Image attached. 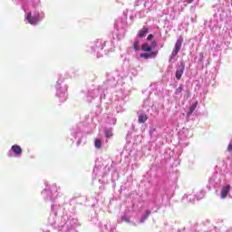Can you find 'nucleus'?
I'll list each match as a JSON object with an SVG mask.
<instances>
[{
  "label": "nucleus",
  "instance_id": "f3484780",
  "mask_svg": "<svg viewBox=\"0 0 232 232\" xmlns=\"http://www.w3.org/2000/svg\"><path fill=\"white\" fill-rule=\"evenodd\" d=\"M149 135L150 137V140L152 142H155L157 139H159V132L157 131V129L154 126H151L149 130Z\"/></svg>",
  "mask_w": 232,
  "mask_h": 232
},
{
  "label": "nucleus",
  "instance_id": "7c9ffc66",
  "mask_svg": "<svg viewBox=\"0 0 232 232\" xmlns=\"http://www.w3.org/2000/svg\"><path fill=\"white\" fill-rule=\"evenodd\" d=\"M196 200H202L204 198V190H199L196 195Z\"/></svg>",
  "mask_w": 232,
  "mask_h": 232
},
{
  "label": "nucleus",
  "instance_id": "9d476101",
  "mask_svg": "<svg viewBox=\"0 0 232 232\" xmlns=\"http://www.w3.org/2000/svg\"><path fill=\"white\" fill-rule=\"evenodd\" d=\"M114 26L117 30V32H119V30H121V34H116L118 39H124V28H126V20H122V19H118L115 21Z\"/></svg>",
  "mask_w": 232,
  "mask_h": 232
},
{
  "label": "nucleus",
  "instance_id": "72a5a7b5",
  "mask_svg": "<svg viewBox=\"0 0 232 232\" xmlns=\"http://www.w3.org/2000/svg\"><path fill=\"white\" fill-rule=\"evenodd\" d=\"M179 93H182V84H180L175 91V95H179Z\"/></svg>",
  "mask_w": 232,
  "mask_h": 232
},
{
  "label": "nucleus",
  "instance_id": "0eeeda50",
  "mask_svg": "<svg viewBox=\"0 0 232 232\" xmlns=\"http://www.w3.org/2000/svg\"><path fill=\"white\" fill-rule=\"evenodd\" d=\"M55 97L59 102H66L68 99V85L64 83V78L60 77L55 84Z\"/></svg>",
  "mask_w": 232,
  "mask_h": 232
},
{
  "label": "nucleus",
  "instance_id": "6ab92c4d",
  "mask_svg": "<svg viewBox=\"0 0 232 232\" xmlns=\"http://www.w3.org/2000/svg\"><path fill=\"white\" fill-rule=\"evenodd\" d=\"M195 200H197V198H196V196L193 195V194H190V195H184L183 198H182V201H183L185 204H188V203L193 204V202H195Z\"/></svg>",
  "mask_w": 232,
  "mask_h": 232
},
{
  "label": "nucleus",
  "instance_id": "f704fd0d",
  "mask_svg": "<svg viewBox=\"0 0 232 232\" xmlns=\"http://www.w3.org/2000/svg\"><path fill=\"white\" fill-rule=\"evenodd\" d=\"M96 108H98V110L96 111L97 114H99V113H101L102 111V109L101 108V105H99V104L96 105Z\"/></svg>",
  "mask_w": 232,
  "mask_h": 232
},
{
  "label": "nucleus",
  "instance_id": "4be33fe9",
  "mask_svg": "<svg viewBox=\"0 0 232 232\" xmlns=\"http://www.w3.org/2000/svg\"><path fill=\"white\" fill-rule=\"evenodd\" d=\"M198 105V102H194L189 108H188V111L187 112V117H191V115L193 114V111H195V110H197V106Z\"/></svg>",
  "mask_w": 232,
  "mask_h": 232
},
{
  "label": "nucleus",
  "instance_id": "423d86ee",
  "mask_svg": "<svg viewBox=\"0 0 232 232\" xmlns=\"http://www.w3.org/2000/svg\"><path fill=\"white\" fill-rule=\"evenodd\" d=\"M227 17V13L224 11V8L218 7V12L213 15L212 18L209 19V21H205V28H209V30H214L218 26V23H221V21H225V19Z\"/></svg>",
  "mask_w": 232,
  "mask_h": 232
},
{
  "label": "nucleus",
  "instance_id": "4c0bfd02",
  "mask_svg": "<svg viewBox=\"0 0 232 232\" xmlns=\"http://www.w3.org/2000/svg\"><path fill=\"white\" fill-rule=\"evenodd\" d=\"M216 50L217 52H222V45H218Z\"/></svg>",
  "mask_w": 232,
  "mask_h": 232
},
{
  "label": "nucleus",
  "instance_id": "cd10ccee",
  "mask_svg": "<svg viewBox=\"0 0 232 232\" xmlns=\"http://www.w3.org/2000/svg\"><path fill=\"white\" fill-rule=\"evenodd\" d=\"M146 121H148V115L146 114H140L138 118V122H140V124H144Z\"/></svg>",
  "mask_w": 232,
  "mask_h": 232
},
{
  "label": "nucleus",
  "instance_id": "7ed1b4c3",
  "mask_svg": "<svg viewBox=\"0 0 232 232\" xmlns=\"http://www.w3.org/2000/svg\"><path fill=\"white\" fill-rule=\"evenodd\" d=\"M24 21L32 26H37L44 19V11L41 8V0H21Z\"/></svg>",
  "mask_w": 232,
  "mask_h": 232
},
{
  "label": "nucleus",
  "instance_id": "a19ab883",
  "mask_svg": "<svg viewBox=\"0 0 232 232\" xmlns=\"http://www.w3.org/2000/svg\"><path fill=\"white\" fill-rule=\"evenodd\" d=\"M164 46V44H162L161 45H160V48H162Z\"/></svg>",
  "mask_w": 232,
  "mask_h": 232
},
{
  "label": "nucleus",
  "instance_id": "393cba45",
  "mask_svg": "<svg viewBox=\"0 0 232 232\" xmlns=\"http://www.w3.org/2000/svg\"><path fill=\"white\" fill-rule=\"evenodd\" d=\"M149 29L148 28H142L141 30H140L139 34H138V37L140 39H142V37H146V35L148 34Z\"/></svg>",
  "mask_w": 232,
  "mask_h": 232
},
{
  "label": "nucleus",
  "instance_id": "2f4dec72",
  "mask_svg": "<svg viewBox=\"0 0 232 232\" xmlns=\"http://www.w3.org/2000/svg\"><path fill=\"white\" fill-rule=\"evenodd\" d=\"M195 59H198V63H199V64H202V63H204V53H200L198 56H196Z\"/></svg>",
  "mask_w": 232,
  "mask_h": 232
},
{
  "label": "nucleus",
  "instance_id": "412c9836",
  "mask_svg": "<svg viewBox=\"0 0 232 232\" xmlns=\"http://www.w3.org/2000/svg\"><path fill=\"white\" fill-rule=\"evenodd\" d=\"M121 220L123 222H126V224H132V226H135L131 220H130V212L126 211L122 216H121Z\"/></svg>",
  "mask_w": 232,
  "mask_h": 232
},
{
  "label": "nucleus",
  "instance_id": "f03ea898",
  "mask_svg": "<svg viewBox=\"0 0 232 232\" xmlns=\"http://www.w3.org/2000/svg\"><path fill=\"white\" fill-rule=\"evenodd\" d=\"M42 190V197L45 202H53L51 206L52 212L48 218V222L52 227L57 229L58 232H72L79 226V220L75 218L69 217L64 214V208L61 206L59 195H61V188L53 183L48 185Z\"/></svg>",
  "mask_w": 232,
  "mask_h": 232
},
{
  "label": "nucleus",
  "instance_id": "f8f14e48",
  "mask_svg": "<svg viewBox=\"0 0 232 232\" xmlns=\"http://www.w3.org/2000/svg\"><path fill=\"white\" fill-rule=\"evenodd\" d=\"M23 155V149L21 146L14 144L11 147V149L7 151V157L10 159L16 157L19 158Z\"/></svg>",
  "mask_w": 232,
  "mask_h": 232
},
{
  "label": "nucleus",
  "instance_id": "b1692460",
  "mask_svg": "<svg viewBox=\"0 0 232 232\" xmlns=\"http://www.w3.org/2000/svg\"><path fill=\"white\" fill-rule=\"evenodd\" d=\"M104 135L106 139H111L113 137V129L111 128L105 129Z\"/></svg>",
  "mask_w": 232,
  "mask_h": 232
},
{
  "label": "nucleus",
  "instance_id": "4468645a",
  "mask_svg": "<svg viewBox=\"0 0 232 232\" xmlns=\"http://www.w3.org/2000/svg\"><path fill=\"white\" fill-rule=\"evenodd\" d=\"M183 39L181 37H179L175 44L174 49L172 51L171 55L169 56V61H173L175 59V57H177V55L179 54V52H180V49L182 48V43H183Z\"/></svg>",
  "mask_w": 232,
  "mask_h": 232
},
{
  "label": "nucleus",
  "instance_id": "ea45409f",
  "mask_svg": "<svg viewBox=\"0 0 232 232\" xmlns=\"http://www.w3.org/2000/svg\"><path fill=\"white\" fill-rule=\"evenodd\" d=\"M111 166H115V162L111 161Z\"/></svg>",
  "mask_w": 232,
  "mask_h": 232
},
{
  "label": "nucleus",
  "instance_id": "2eb2a0df",
  "mask_svg": "<svg viewBox=\"0 0 232 232\" xmlns=\"http://www.w3.org/2000/svg\"><path fill=\"white\" fill-rule=\"evenodd\" d=\"M105 171L102 173V171L101 170V168L99 167H95L92 170L93 175H95V177H104L105 175H108L110 173V167L106 166L104 168Z\"/></svg>",
  "mask_w": 232,
  "mask_h": 232
},
{
  "label": "nucleus",
  "instance_id": "6e6552de",
  "mask_svg": "<svg viewBox=\"0 0 232 232\" xmlns=\"http://www.w3.org/2000/svg\"><path fill=\"white\" fill-rule=\"evenodd\" d=\"M82 124L75 125L71 129V138L72 142H76V146H81L82 142Z\"/></svg>",
  "mask_w": 232,
  "mask_h": 232
},
{
  "label": "nucleus",
  "instance_id": "c9c22d12",
  "mask_svg": "<svg viewBox=\"0 0 232 232\" xmlns=\"http://www.w3.org/2000/svg\"><path fill=\"white\" fill-rule=\"evenodd\" d=\"M157 47V42H155V41H153L152 43H151V46H150V48H156Z\"/></svg>",
  "mask_w": 232,
  "mask_h": 232
},
{
  "label": "nucleus",
  "instance_id": "aec40b11",
  "mask_svg": "<svg viewBox=\"0 0 232 232\" xmlns=\"http://www.w3.org/2000/svg\"><path fill=\"white\" fill-rule=\"evenodd\" d=\"M90 222L93 224L94 226H98V227H101V221H99V214L94 213L91 216Z\"/></svg>",
  "mask_w": 232,
  "mask_h": 232
},
{
  "label": "nucleus",
  "instance_id": "a878e982",
  "mask_svg": "<svg viewBox=\"0 0 232 232\" xmlns=\"http://www.w3.org/2000/svg\"><path fill=\"white\" fill-rule=\"evenodd\" d=\"M106 122L107 124H112L113 126H115V124H117V119L113 116H108L106 119Z\"/></svg>",
  "mask_w": 232,
  "mask_h": 232
},
{
  "label": "nucleus",
  "instance_id": "c756f323",
  "mask_svg": "<svg viewBox=\"0 0 232 232\" xmlns=\"http://www.w3.org/2000/svg\"><path fill=\"white\" fill-rule=\"evenodd\" d=\"M141 50L143 51V52H151V50H152V47L151 46H150L148 44H143L142 45H141Z\"/></svg>",
  "mask_w": 232,
  "mask_h": 232
},
{
  "label": "nucleus",
  "instance_id": "e433bc0d",
  "mask_svg": "<svg viewBox=\"0 0 232 232\" xmlns=\"http://www.w3.org/2000/svg\"><path fill=\"white\" fill-rule=\"evenodd\" d=\"M153 39V34H149L147 37V41H152Z\"/></svg>",
  "mask_w": 232,
  "mask_h": 232
},
{
  "label": "nucleus",
  "instance_id": "c85d7f7f",
  "mask_svg": "<svg viewBox=\"0 0 232 232\" xmlns=\"http://www.w3.org/2000/svg\"><path fill=\"white\" fill-rule=\"evenodd\" d=\"M133 46H134V50L136 52H139V50H140V39L136 38V40L134 41Z\"/></svg>",
  "mask_w": 232,
  "mask_h": 232
},
{
  "label": "nucleus",
  "instance_id": "dca6fc26",
  "mask_svg": "<svg viewBox=\"0 0 232 232\" xmlns=\"http://www.w3.org/2000/svg\"><path fill=\"white\" fill-rule=\"evenodd\" d=\"M229 191H231V185H226L221 188V193H220L221 200H224L227 198V195H229Z\"/></svg>",
  "mask_w": 232,
  "mask_h": 232
},
{
  "label": "nucleus",
  "instance_id": "1a4fd4ad",
  "mask_svg": "<svg viewBox=\"0 0 232 232\" xmlns=\"http://www.w3.org/2000/svg\"><path fill=\"white\" fill-rule=\"evenodd\" d=\"M193 137V133L189 131V130L183 128L179 132V144L182 146V148H188L189 146V139Z\"/></svg>",
  "mask_w": 232,
  "mask_h": 232
},
{
  "label": "nucleus",
  "instance_id": "9b49d317",
  "mask_svg": "<svg viewBox=\"0 0 232 232\" xmlns=\"http://www.w3.org/2000/svg\"><path fill=\"white\" fill-rule=\"evenodd\" d=\"M164 200V195L160 191H155L152 194V197L150 198L151 204H154V206L157 207V209L160 208V204H162V201Z\"/></svg>",
  "mask_w": 232,
  "mask_h": 232
},
{
  "label": "nucleus",
  "instance_id": "39448f33",
  "mask_svg": "<svg viewBox=\"0 0 232 232\" xmlns=\"http://www.w3.org/2000/svg\"><path fill=\"white\" fill-rule=\"evenodd\" d=\"M193 0H172L169 3V12H170L171 17L175 19L177 15H180L184 8L188 6Z\"/></svg>",
  "mask_w": 232,
  "mask_h": 232
},
{
  "label": "nucleus",
  "instance_id": "ddd939ff",
  "mask_svg": "<svg viewBox=\"0 0 232 232\" xmlns=\"http://www.w3.org/2000/svg\"><path fill=\"white\" fill-rule=\"evenodd\" d=\"M184 72H186V63L184 62L178 63L176 66L175 77L177 81H180L182 79V75H184Z\"/></svg>",
  "mask_w": 232,
  "mask_h": 232
},
{
  "label": "nucleus",
  "instance_id": "473e14b6",
  "mask_svg": "<svg viewBox=\"0 0 232 232\" xmlns=\"http://www.w3.org/2000/svg\"><path fill=\"white\" fill-rule=\"evenodd\" d=\"M102 231L103 232H115V229H111V228L108 227V225H104Z\"/></svg>",
  "mask_w": 232,
  "mask_h": 232
},
{
  "label": "nucleus",
  "instance_id": "bb28decb",
  "mask_svg": "<svg viewBox=\"0 0 232 232\" xmlns=\"http://www.w3.org/2000/svg\"><path fill=\"white\" fill-rule=\"evenodd\" d=\"M94 148L96 150H101V148H102V140L99 138H96L94 140Z\"/></svg>",
  "mask_w": 232,
  "mask_h": 232
},
{
  "label": "nucleus",
  "instance_id": "20e7f679",
  "mask_svg": "<svg viewBox=\"0 0 232 232\" xmlns=\"http://www.w3.org/2000/svg\"><path fill=\"white\" fill-rule=\"evenodd\" d=\"M113 48H115L113 42L96 39L90 42L87 51L92 55H96L97 59H101L104 55H108L110 52H113Z\"/></svg>",
  "mask_w": 232,
  "mask_h": 232
},
{
  "label": "nucleus",
  "instance_id": "5701e85b",
  "mask_svg": "<svg viewBox=\"0 0 232 232\" xmlns=\"http://www.w3.org/2000/svg\"><path fill=\"white\" fill-rule=\"evenodd\" d=\"M150 215H151V211L146 210L145 214L140 219V224H144L146 222V220H148V218L150 217Z\"/></svg>",
  "mask_w": 232,
  "mask_h": 232
},
{
  "label": "nucleus",
  "instance_id": "58836bf2",
  "mask_svg": "<svg viewBox=\"0 0 232 232\" xmlns=\"http://www.w3.org/2000/svg\"><path fill=\"white\" fill-rule=\"evenodd\" d=\"M148 5H150V2H146V3L144 4L145 8L148 6Z\"/></svg>",
  "mask_w": 232,
  "mask_h": 232
},
{
  "label": "nucleus",
  "instance_id": "f257e3e1",
  "mask_svg": "<svg viewBox=\"0 0 232 232\" xmlns=\"http://www.w3.org/2000/svg\"><path fill=\"white\" fill-rule=\"evenodd\" d=\"M126 73L116 70L108 75V79L102 85L92 91H82L84 101L86 102H93L99 101L105 102V104H111L117 113L124 111V104H126V97H128V91L122 88L124 84V78ZM114 101V102H113Z\"/></svg>",
  "mask_w": 232,
  "mask_h": 232
},
{
  "label": "nucleus",
  "instance_id": "a211bd4d",
  "mask_svg": "<svg viewBox=\"0 0 232 232\" xmlns=\"http://www.w3.org/2000/svg\"><path fill=\"white\" fill-rule=\"evenodd\" d=\"M157 53H159V52L157 51L150 53H141L140 54V57H142V59H155V57H157Z\"/></svg>",
  "mask_w": 232,
  "mask_h": 232
}]
</instances>
